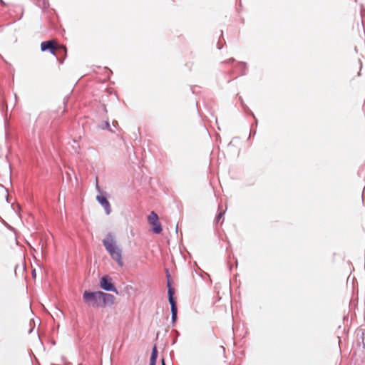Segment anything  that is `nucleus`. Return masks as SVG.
<instances>
[{"label":"nucleus","mask_w":365,"mask_h":365,"mask_svg":"<svg viewBox=\"0 0 365 365\" xmlns=\"http://www.w3.org/2000/svg\"><path fill=\"white\" fill-rule=\"evenodd\" d=\"M102 242L110 257L116 262L120 267H123L124 262L122 257V250L117 245L115 236L111 232H108Z\"/></svg>","instance_id":"nucleus-1"},{"label":"nucleus","mask_w":365,"mask_h":365,"mask_svg":"<svg viewBox=\"0 0 365 365\" xmlns=\"http://www.w3.org/2000/svg\"><path fill=\"white\" fill-rule=\"evenodd\" d=\"M101 291L91 292L86 290L83 293L84 302L94 308L100 307Z\"/></svg>","instance_id":"nucleus-2"},{"label":"nucleus","mask_w":365,"mask_h":365,"mask_svg":"<svg viewBox=\"0 0 365 365\" xmlns=\"http://www.w3.org/2000/svg\"><path fill=\"white\" fill-rule=\"evenodd\" d=\"M167 287L168 294V301L170 304L171 315H178V307L175 299H174L175 289L172 287V280L170 274L167 269Z\"/></svg>","instance_id":"nucleus-3"},{"label":"nucleus","mask_w":365,"mask_h":365,"mask_svg":"<svg viewBox=\"0 0 365 365\" xmlns=\"http://www.w3.org/2000/svg\"><path fill=\"white\" fill-rule=\"evenodd\" d=\"M100 287L102 289L107 292H113L116 294H120L119 292L112 282V278L108 275L103 276L100 279Z\"/></svg>","instance_id":"nucleus-4"},{"label":"nucleus","mask_w":365,"mask_h":365,"mask_svg":"<svg viewBox=\"0 0 365 365\" xmlns=\"http://www.w3.org/2000/svg\"><path fill=\"white\" fill-rule=\"evenodd\" d=\"M148 220L150 225H152V231L155 234L161 233L163 228L160 222H159L158 215L152 211L148 217Z\"/></svg>","instance_id":"nucleus-5"},{"label":"nucleus","mask_w":365,"mask_h":365,"mask_svg":"<svg viewBox=\"0 0 365 365\" xmlns=\"http://www.w3.org/2000/svg\"><path fill=\"white\" fill-rule=\"evenodd\" d=\"M115 299L113 294L101 291L100 307H111L114 304Z\"/></svg>","instance_id":"nucleus-6"},{"label":"nucleus","mask_w":365,"mask_h":365,"mask_svg":"<svg viewBox=\"0 0 365 365\" xmlns=\"http://www.w3.org/2000/svg\"><path fill=\"white\" fill-rule=\"evenodd\" d=\"M96 200L103 207L106 215H110L111 212V207L107 197L103 195H98L96 196Z\"/></svg>","instance_id":"nucleus-7"},{"label":"nucleus","mask_w":365,"mask_h":365,"mask_svg":"<svg viewBox=\"0 0 365 365\" xmlns=\"http://www.w3.org/2000/svg\"><path fill=\"white\" fill-rule=\"evenodd\" d=\"M41 49L42 51H50L54 56H56V46L54 45L52 41H45L41 44Z\"/></svg>","instance_id":"nucleus-8"},{"label":"nucleus","mask_w":365,"mask_h":365,"mask_svg":"<svg viewBox=\"0 0 365 365\" xmlns=\"http://www.w3.org/2000/svg\"><path fill=\"white\" fill-rule=\"evenodd\" d=\"M247 68V63L245 62H238L235 66V70L231 71L230 73L237 72L238 75H245L246 74Z\"/></svg>","instance_id":"nucleus-9"},{"label":"nucleus","mask_w":365,"mask_h":365,"mask_svg":"<svg viewBox=\"0 0 365 365\" xmlns=\"http://www.w3.org/2000/svg\"><path fill=\"white\" fill-rule=\"evenodd\" d=\"M36 6L41 9H46L48 4L45 0H31Z\"/></svg>","instance_id":"nucleus-10"},{"label":"nucleus","mask_w":365,"mask_h":365,"mask_svg":"<svg viewBox=\"0 0 365 365\" xmlns=\"http://www.w3.org/2000/svg\"><path fill=\"white\" fill-rule=\"evenodd\" d=\"M239 99H240V102H241V105H242V108H243L244 110H245L247 113H248V114L251 115H252V116L255 119V120L257 121V119H256V118H255V116L254 113H253L252 112V110H250V108H248V107H247V106L244 103V102H243V101H242V97H240H240H239Z\"/></svg>","instance_id":"nucleus-11"},{"label":"nucleus","mask_w":365,"mask_h":365,"mask_svg":"<svg viewBox=\"0 0 365 365\" xmlns=\"http://www.w3.org/2000/svg\"><path fill=\"white\" fill-rule=\"evenodd\" d=\"M157 358H158V350H157L156 346L155 345L152 349L150 361L156 362Z\"/></svg>","instance_id":"nucleus-12"},{"label":"nucleus","mask_w":365,"mask_h":365,"mask_svg":"<svg viewBox=\"0 0 365 365\" xmlns=\"http://www.w3.org/2000/svg\"><path fill=\"white\" fill-rule=\"evenodd\" d=\"M98 127L102 129V130H108L110 132H113L110 128V123L108 120H106V121H103L99 125Z\"/></svg>","instance_id":"nucleus-13"},{"label":"nucleus","mask_w":365,"mask_h":365,"mask_svg":"<svg viewBox=\"0 0 365 365\" xmlns=\"http://www.w3.org/2000/svg\"><path fill=\"white\" fill-rule=\"evenodd\" d=\"M224 214H225V212H223V211H220V212L217 214V216H216V217H215V222H216V223H218V222H220V220H221V218L223 217Z\"/></svg>","instance_id":"nucleus-14"},{"label":"nucleus","mask_w":365,"mask_h":365,"mask_svg":"<svg viewBox=\"0 0 365 365\" xmlns=\"http://www.w3.org/2000/svg\"><path fill=\"white\" fill-rule=\"evenodd\" d=\"M235 61V59L234 58H230L227 61L222 62V63H233Z\"/></svg>","instance_id":"nucleus-15"},{"label":"nucleus","mask_w":365,"mask_h":365,"mask_svg":"<svg viewBox=\"0 0 365 365\" xmlns=\"http://www.w3.org/2000/svg\"><path fill=\"white\" fill-rule=\"evenodd\" d=\"M133 288L131 285H126L125 287V291L127 292V293H130V290H133Z\"/></svg>","instance_id":"nucleus-16"},{"label":"nucleus","mask_w":365,"mask_h":365,"mask_svg":"<svg viewBox=\"0 0 365 365\" xmlns=\"http://www.w3.org/2000/svg\"><path fill=\"white\" fill-rule=\"evenodd\" d=\"M178 319V315H171L172 323L174 324Z\"/></svg>","instance_id":"nucleus-17"},{"label":"nucleus","mask_w":365,"mask_h":365,"mask_svg":"<svg viewBox=\"0 0 365 365\" xmlns=\"http://www.w3.org/2000/svg\"><path fill=\"white\" fill-rule=\"evenodd\" d=\"M223 46V44H221V40L220 39L219 41L217 43V47L218 49H221Z\"/></svg>","instance_id":"nucleus-18"},{"label":"nucleus","mask_w":365,"mask_h":365,"mask_svg":"<svg viewBox=\"0 0 365 365\" xmlns=\"http://www.w3.org/2000/svg\"><path fill=\"white\" fill-rule=\"evenodd\" d=\"M116 125H118V122H117V121H115V120H114V121L113 122V125L115 127V126H116Z\"/></svg>","instance_id":"nucleus-19"},{"label":"nucleus","mask_w":365,"mask_h":365,"mask_svg":"<svg viewBox=\"0 0 365 365\" xmlns=\"http://www.w3.org/2000/svg\"><path fill=\"white\" fill-rule=\"evenodd\" d=\"M161 364H162V365H165V359H161Z\"/></svg>","instance_id":"nucleus-20"},{"label":"nucleus","mask_w":365,"mask_h":365,"mask_svg":"<svg viewBox=\"0 0 365 365\" xmlns=\"http://www.w3.org/2000/svg\"><path fill=\"white\" fill-rule=\"evenodd\" d=\"M96 189L98 191L101 192L100 187L98 184H96Z\"/></svg>","instance_id":"nucleus-21"},{"label":"nucleus","mask_w":365,"mask_h":365,"mask_svg":"<svg viewBox=\"0 0 365 365\" xmlns=\"http://www.w3.org/2000/svg\"><path fill=\"white\" fill-rule=\"evenodd\" d=\"M156 362L150 361L149 365H155Z\"/></svg>","instance_id":"nucleus-22"},{"label":"nucleus","mask_w":365,"mask_h":365,"mask_svg":"<svg viewBox=\"0 0 365 365\" xmlns=\"http://www.w3.org/2000/svg\"><path fill=\"white\" fill-rule=\"evenodd\" d=\"M61 50H62L63 52H66V48H65V47H63V48H61Z\"/></svg>","instance_id":"nucleus-23"},{"label":"nucleus","mask_w":365,"mask_h":365,"mask_svg":"<svg viewBox=\"0 0 365 365\" xmlns=\"http://www.w3.org/2000/svg\"><path fill=\"white\" fill-rule=\"evenodd\" d=\"M103 110H104L105 111H106V106H105V105H103Z\"/></svg>","instance_id":"nucleus-24"},{"label":"nucleus","mask_w":365,"mask_h":365,"mask_svg":"<svg viewBox=\"0 0 365 365\" xmlns=\"http://www.w3.org/2000/svg\"><path fill=\"white\" fill-rule=\"evenodd\" d=\"M1 4L4 5V2L2 0H1Z\"/></svg>","instance_id":"nucleus-25"}]
</instances>
